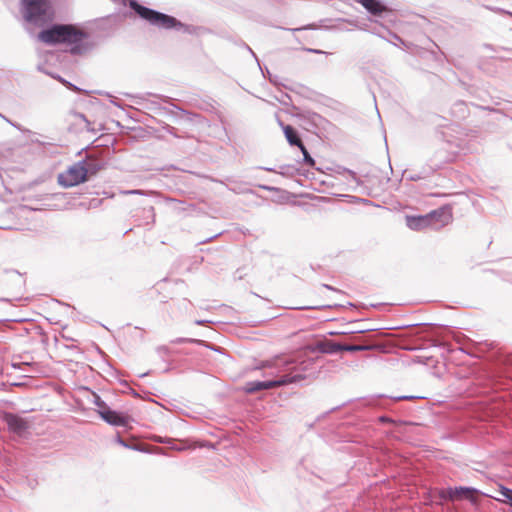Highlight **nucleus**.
<instances>
[{"instance_id":"1","label":"nucleus","mask_w":512,"mask_h":512,"mask_svg":"<svg viewBox=\"0 0 512 512\" xmlns=\"http://www.w3.org/2000/svg\"><path fill=\"white\" fill-rule=\"evenodd\" d=\"M256 370H265L269 376L266 380H253L246 384H292L306 379L305 368L302 363L286 354L276 355L268 360L260 361Z\"/></svg>"},{"instance_id":"2","label":"nucleus","mask_w":512,"mask_h":512,"mask_svg":"<svg viewBox=\"0 0 512 512\" xmlns=\"http://www.w3.org/2000/svg\"><path fill=\"white\" fill-rule=\"evenodd\" d=\"M89 34L73 24L53 23L43 28L38 39L48 45L67 44L72 55H82L92 48L87 39Z\"/></svg>"},{"instance_id":"3","label":"nucleus","mask_w":512,"mask_h":512,"mask_svg":"<svg viewBox=\"0 0 512 512\" xmlns=\"http://www.w3.org/2000/svg\"><path fill=\"white\" fill-rule=\"evenodd\" d=\"M128 5L141 19L159 29L176 30L186 34L194 32L193 26L182 23L174 16L146 7L137 0H129Z\"/></svg>"},{"instance_id":"4","label":"nucleus","mask_w":512,"mask_h":512,"mask_svg":"<svg viewBox=\"0 0 512 512\" xmlns=\"http://www.w3.org/2000/svg\"><path fill=\"white\" fill-rule=\"evenodd\" d=\"M20 13L25 22L38 27L47 25L54 16L49 0H20Z\"/></svg>"},{"instance_id":"5","label":"nucleus","mask_w":512,"mask_h":512,"mask_svg":"<svg viewBox=\"0 0 512 512\" xmlns=\"http://www.w3.org/2000/svg\"><path fill=\"white\" fill-rule=\"evenodd\" d=\"M85 161H78L71 165L65 172L57 176L58 184L64 188H71L86 182L87 171L84 169Z\"/></svg>"},{"instance_id":"6","label":"nucleus","mask_w":512,"mask_h":512,"mask_svg":"<svg viewBox=\"0 0 512 512\" xmlns=\"http://www.w3.org/2000/svg\"><path fill=\"white\" fill-rule=\"evenodd\" d=\"M353 340L356 344H343V351L358 352L370 351L376 349L378 346L375 344L376 334H369L367 336L356 335Z\"/></svg>"},{"instance_id":"7","label":"nucleus","mask_w":512,"mask_h":512,"mask_svg":"<svg viewBox=\"0 0 512 512\" xmlns=\"http://www.w3.org/2000/svg\"><path fill=\"white\" fill-rule=\"evenodd\" d=\"M2 420L7 424L9 432L18 436H22L29 428L25 419L11 412H4Z\"/></svg>"},{"instance_id":"8","label":"nucleus","mask_w":512,"mask_h":512,"mask_svg":"<svg viewBox=\"0 0 512 512\" xmlns=\"http://www.w3.org/2000/svg\"><path fill=\"white\" fill-rule=\"evenodd\" d=\"M100 417L108 424L112 426H123L126 427L129 423V417L123 415L120 412L112 410L110 407L99 411Z\"/></svg>"},{"instance_id":"9","label":"nucleus","mask_w":512,"mask_h":512,"mask_svg":"<svg viewBox=\"0 0 512 512\" xmlns=\"http://www.w3.org/2000/svg\"><path fill=\"white\" fill-rule=\"evenodd\" d=\"M426 216L428 217L430 225L440 227L448 223L451 218V208L449 206H442L427 213Z\"/></svg>"},{"instance_id":"10","label":"nucleus","mask_w":512,"mask_h":512,"mask_svg":"<svg viewBox=\"0 0 512 512\" xmlns=\"http://www.w3.org/2000/svg\"><path fill=\"white\" fill-rule=\"evenodd\" d=\"M449 488L454 501L458 499H467L472 504H476L478 502L476 495L479 494L480 491L474 487L459 486Z\"/></svg>"},{"instance_id":"11","label":"nucleus","mask_w":512,"mask_h":512,"mask_svg":"<svg viewBox=\"0 0 512 512\" xmlns=\"http://www.w3.org/2000/svg\"><path fill=\"white\" fill-rule=\"evenodd\" d=\"M81 161H85L83 166L87 171V179H89L90 176L96 175L105 165L101 158L93 154H87Z\"/></svg>"},{"instance_id":"12","label":"nucleus","mask_w":512,"mask_h":512,"mask_svg":"<svg viewBox=\"0 0 512 512\" xmlns=\"http://www.w3.org/2000/svg\"><path fill=\"white\" fill-rule=\"evenodd\" d=\"M156 353L159 358H161L167 364V366L163 369L164 372H168L179 367L177 360L172 357L171 349L167 346L157 347Z\"/></svg>"},{"instance_id":"13","label":"nucleus","mask_w":512,"mask_h":512,"mask_svg":"<svg viewBox=\"0 0 512 512\" xmlns=\"http://www.w3.org/2000/svg\"><path fill=\"white\" fill-rule=\"evenodd\" d=\"M406 225L411 230H422L428 226H431L426 214L417 216H406Z\"/></svg>"},{"instance_id":"14","label":"nucleus","mask_w":512,"mask_h":512,"mask_svg":"<svg viewBox=\"0 0 512 512\" xmlns=\"http://www.w3.org/2000/svg\"><path fill=\"white\" fill-rule=\"evenodd\" d=\"M316 349L321 353L326 354H336L338 352L343 351V343H338L331 340H325L318 342L316 345Z\"/></svg>"},{"instance_id":"15","label":"nucleus","mask_w":512,"mask_h":512,"mask_svg":"<svg viewBox=\"0 0 512 512\" xmlns=\"http://www.w3.org/2000/svg\"><path fill=\"white\" fill-rule=\"evenodd\" d=\"M280 125L282 126L287 142L291 146L299 147L301 144H303L298 131L293 126L284 125L283 123H280Z\"/></svg>"},{"instance_id":"16","label":"nucleus","mask_w":512,"mask_h":512,"mask_svg":"<svg viewBox=\"0 0 512 512\" xmlns=\"http://www.w3.org/2000/svg\"><path fill=\"white\" fill-rule=\"evenodd\" d=\"M306 125L308 126L306 129L311 131L312 128H323L326 120L317 113H309L304 119Z\"/></svg>"},{"instance_id":"17","label":"nucleus","mask_w":512,"mask_h":512,"mask_svg":"<svg viewBox=\"0 0 512 512\" xmlns=\"http://www.w3.org/2000/svg\"><path fill=\"white\" fill-rule=\"evenodd\" d=\"M372 34L382 38V39H386L385 35L383 32H387L391 37H393L394 39L398 40L399 42L401 43H404L403 39L398 36L396 33L392 32L391 30H389L388 28H386L385 26H379V27H374L373 29L369 30Z\"/></svg>"},{"instance_id":"18","label":"nucleus","mask_w":512,"mask_h":512,"mask_svg":"<svg viewBox=\"0 0 512 512\" xmlns=\"http://www.w3.org/2000/svg\"><path fill=\"white\" fill-rule=\"evenodd\" d=\"M414 363L424 364L426 366H433L436 368L437 361L432 356H416L413 358Z\"/></svg>"},{"instance_id":"19","label":"nucleus","mask_w":512,"mask_h":512,"mask_svg":"<svg viewBox=\"0 0 512 512\" xmlns=\"http://www.w3.org/2000/svg\"><path fill=\"white\" fill-rule=\"evenodd\" d=\"M303 155V163H305L308 166L314 167L315 166V160L311 157L310 153L308 152L307 148L304 144H301L298 147Z\"/></svg>"},{"instance_id":"20","label":"nucleus","mask_w":512,"mask_h":512,"mask_svg":"<svg viewBox=\"0 0 512 512\" xmlns=\"http://www.w3.org/2000/svg\"><path fill=\"white\" fill-rule=\"evenodd\" d=\"M427 396L424 395H398V396H391L390 399L394 401H411L416 399H426Z\"/></svg>"},{"instance_id":"21","label":"nucleus","mask_w":512,"mask_h":512,"mask_svg":"<svg viewBox=\"0 0 512 512\" xmlns=\"http://www.w3.org/2000/svg\"><path fill=\"white\" fill-rule=\"evenodd\" d=\"M55 79L58 80L60 83H62L66 88H68L71 91L82 92V89H80L78 86L74 85L73 83L67 81L60 75H57V77H55Z\"/></svg>"},{"instance_id":"22","label":"nucleus","mask_w":512,"mask_h":512,"mask_svg":"<svg viewBox=\"0 0 512 512\" xmlns=\"http://www.w3.org/2000/svg\"><path fill=\"white\" fill-rule=\"evenodd\" d=\"M93 400L92 402L98 407V412L109 408L105 401L101 399L99 395L95 392L92 393Z\"/></svg>"},{"instance_id":"23","label":"nucleus","mask_w":512,"mask_h":512,"mask_svg":"<svg viewBox=\"0 0 512 512\" xmlns=\"http://www.w3.org/2000/svg\"><path fill=\"white\" fill-rule=\"evenodd\" d=\"M173 344H183V343H195V344H204V340L194 339V338H176L171 341Z\"/></svg>"},{"instance_id":"24","label":"nucleus","mask_w":512,"mask_h":512,"mask_svg":"<svg viewBox=\"0 0 512 512\" xmlns=\"http://www.w3.org/2000/svg\"><path fill=\"white\" fill-rule=\"evenodd\" d=\"M456 110L460 113V115H459L460 117L464 118L467 114V106L462 101L456 102L454 104L453 113H455Z\"/></svg>"},{"instance_id":"25","label":"nucleus","mask_w":512,"mask_h":512,"mask_svg":"<svg viewBox=\"0 0 512 512\" xmlns=\"http://www.w3.org/2000/svg\"><path fill=\"white\" fill-rule=\"evenodd\" d=\"M115 441L125 448L133 449V450H137V451H143V449L140 448L139 445H137V444L130 445L124 439H122L119 435L116 436Z\"/></svg>"},{"instance_id":"26","label":"nucleus","mask_w":512,"mask_h":512,"mask_svg":"<svg viewBox=\"0 0 512 512\" xmlns=\"http://www.w3.org/2000/svg\"><path fill=\"white\" fill-rule=\"evenodd\" d=\"M438 497L442 501H454L452 494L450 493V488L447 489H439L438 490Z\"/></svg>"},{"instance_id":"27","label":"nucleus","mask_w":512,"mask_h":512,"mask_svg":"<svg viewBox=\"0 0 512 512\" xmlns=\"http://www.w3.org/2000/svg\"><path fill=\"white\" fill-rule=\"evenodd\" d=\"M273 386H244L243 390L246 394H253L263 389L272 388Z\"/></svg>"},{"instance_id":"28","label":"nucleus","mask_w":512,"mask_h":512,"mask_svg":"<svg viewBox=\"0 0 512 512\" xmlns=\"http://www.w3.org/2000/svg\"><path fill=\"white\" fill-rule=\"evenodd\" d=\"M499 493L507 500L508 503L511 502L512 499V489L507 488L505 486H500Z\"/></svg>"},{"instance_id":"29","label":"nucleus","mask_w":512,"mask_h":512,"mask_svg":"<svg viewBox=\"0 0 512 512\" xmlns=\"http://www.w3.org/2000/svg\"><path fill=\"white\" fill-rule=\"evenodd\" d=\"M294 171H297V169L292 165H283L280 166V171H278L281 175H292Z\"/></svg>"},{"instance_id":"30","label":"nucleus","mask_w":512,"mask_h":512,"mask_svg":"<svg viewBox=\"0 0 512 512\" xmlns=\"http://www.w3.org/2000/svg\"><path fill=\"white\" fill-rule=\"evenodd\" d=\"M171 106H172V108H171V109H169V108H164V110H166V111H167V113H169V114H171V115H173V116H177V113H176V111H175V110H178V111H181V112H183V113L188 114V112H187V111H185V110L181 109L180 107H178V106H177V105H175V104H171Z\"/></svg>"},{"instance_id":"31","label":"nucleus","mask_w":512,"mask_h":512,"mask_svg":"<svg viewBox=\"0 0 512 512\" xmlns=\"http://www.w3.org/2000/svg\"><path fill=\"white\" fill-rule=\"evenodd\" d=\"M79 117L86 123L87 131H91L93 133L96 132V129L92 127V123L86 118V116L82 113L79 114Z\"/></svg>"},{"instance_id":"32","label":"nucleus","mask_w":512,"mask_h":512,"mask_svg":"<svg viewBox=\"0 0 512 512\" xmlns=\"http://www.w3.org/2000/svg\"><path fill=\"white\" fill-rule=\"evenodd\" d=\"M424 178H425V175H423L422 173H415V174L407 175V179L410 181H418V180H421Z\"/></svg>"},{"instance_id":"33","label":"nucleus","mask_w":512,"mask_h":512,"mask_svg":"<svg viewBox=\"0 0 512 512\" xmlns=\"http://www.w3.org/2000/svg\"><path fill=\"white\" fill-rule=\"evenodd\" d=\"M127 387H128V389L131 391V393H132L135 397H140V398H142V399H146V397H147L148 395H150V394H151L150 392L143 391V393H144V395H145V396H142V395H140L137 391H135V390L133 389V386H132V385H129V386H127Z\"/></svg>"},{"instance_id":"34","label":"nucleus","mask_w":512,"mask_h":512,"mask_svg":"<svg viewBox=\"0 0 512 512\" xmlns=\"http://www.w3.org/2000/svg\"><path fill=\"white\" fill-rule=\"evenodd\" d=\"M345 172L351 177L352 180H354L357 184H360V180L359 178L357 177V174L356 172H354L353 170H350V169H345Z\"/></svg>"},{"instance_id":"35","label":"nucleus","mask_w":512,"mask_h":512,"mask_svg":"<svg viewBox=\"0 0 512 512\" xmlns=\"http://www.w3.org/2000/svg\"><path fill=\"white\" fill-rule=\"evenodd\" d=\"M164 129H165V131H166L167 133H169V134L173 135L174 137H178V135H177V133H176V128H175V127H173V126H170V125L166 124V125L164 126Z\"/></svg>"},{"instance_id":"36","label":"nucleus","mask_w":512,"mask_h":512,"mask_svg":"<svg viewBox=\"0 0 512 512\" xmlns=\"http://www.w3.org/2000/svg\"><path fill=\"white\" fill-rule=\"evenodd\" d=\"M202 345H203V346H205V347H207V348H209V349H211V350H214V351H216V352H220V351L222 350V348H221V347H216V346H214V345H212V344H209V343H207V342H205V341H204V344H202Z\"/></svg>"},{"instance_id":"37","label":"nucleus","mask_w":512,"mask_h":512,"mask_svg":"<svg viewBox=\"0 0 512 512\" xmlns=\"http://www.w3.org/2000/svg\"><path fill=\"white\" fill-rule=\"evenodd\" d=\"M202 345H203V346H205V347H207V348H209V349H211V350H214V351H216V352H220V351L222 350V348H221V347H216V346H214V345H212V344H209V343H207V342H205V341H204V344H202Z\"/></svg>"},{"instance_id":"38","label":"nucleus","mask_w":512,"mask_h":512,"mask_svg":"<svg viewBox=\"0 0 512 512\" xmlns=\"http://www.w3.org/2000/svg\"><path fill=\"white\" fill-rule=\"evenodd\" d=\"M259 188L266 191H278V188L269 185H259Z\"/></svg>"},{"instance_id":"39","label":"nucleus","mask_w":512,"mask_h":512,"mask_svg":"<svg viewBox=\"0 0 512 512\" xmlns=\"http://www.w3.org/2000/svg\"><path fill=\"white\" fill-rule=\"evenodd\" d=\"M370 331H373V330L372 329H361V327H358V330L351 331L350 333L359 335L364 332H370Z\"/></svg>"},{"instance_id":"40","label":"nucleus","mask_w":512,"mask_h":512,"mask_svg":"<svg viewBox=\"0 0 512 512\" xmlns=\"http://www.w3.org/2000/svg\"><path fill=\"white\" fill-rule=\"evenodd\" d=\"M213 321L212 320H196L195 321V324L196 325H207V324H212Z\"/></svg>"},{"instance_id":"41","label":"nucleus","mask_w":512,"mask_h":512,"mask_svg":"<svg viewBox=\"0 0 512 512\" xmlns=\"http://www.w3.org/2000/svg\"><path fill=\"white\" fill-rule=\"evenodd\" d=\"M307 52H310V53H315V54H327L326 52L322 51V50H319V49H312V48H307L305 49Z\"/></svg>"},{"instance_id":"42","label":"nucleus","mask_w":512,"mask_h":512,"mask_svg":"<svg viewBox=\"0 0 512 512\" xmlns=\"http://www.w3.org/2000/svg\"><path fill=\"white\" fill-rule=\"evenodd\" d=\"M405 350L407 351H416V350H419V349H422L421 347L419 346H412V345H407L404 347Z\"/></svg>"},{"instance_id":"43","label":"nucleus","mask_w":512,"mask_h":512,"mask_svg":"<svg viewBox=\"0 0 512 512\" xmlns=\"http://www.w3.org/2000/svg\"><path fill=\"white\" fill-rule=\"evenodd\" d=\"M124 194H138V195H143V191L142 190H128V191H125Z\"/></svg>"},{"instance_id":"44","label":"nucleus","mask_w":512,"mask_h":512,"mask_svg":"<svg viewBox=\"0 0 512 512\" xmlns=\"http://www.w3.org/2000/svg\"><path fill=\"white\" fill-rule=\"evenodd\" d=\"M37 70H38L39 72L44 73V74H49V71H47V70L45 69V67H44V65H43V64H39V65H37Z\"/></svg>"},{"instance_id":"45","label":"nucleus","mask_w":512,"mask_h":512,"mask_svg":"<svg viewBox=\"0 0 512 512\" xmlns=\"http://www.w3.org/2000/svg\"><path fill=\"white\" fill-rule=\"evenodd\" d=\"M322 287L325 288V289H328V290H331V291H334V292H338L340 293V290L328 285V284H322Z\"/></svg>"},{"instance_id":"46","label":"nucleus","mask_w":512,"mask_h":512,"mask_svg":"<svg viewBox=\"0 0 512 512\" xmlns=\"http://www.w3.org/2000/svg\"><path fill=\"white\" fill-rule=\"evenodd\" d=\"M379 421L382 423L392 422V420L387 416H380Z\"/></svg>"},{"instance_id":"47","label":"nucleus","mask_w":512,"mask_h":512,"mask_svg":"<svg viewBox=\"0 0 512 512\" xmlns=\"http://www.w3.org/2000/svg\"><path fill=\"white\" fill-rule=\"evenodd\" d=\"M219 235H220V234H216V235H214V236H211V237H209V238H207V239L203 240V241H202V243L210 242V241H212L214 238H216V237H217V236H219Z\"/></svg>"},{"instance_id":"48","label":"nucleus","mask_w":512,"mask_h":512,"mask_svg":"<svg viewBox=\"0 0 512 512\" xmlns=\"http://www.w3.org/2000/svg\"><path fill=\"white\" fill-rule=\"evenodd\" d=\"M0 117H2L4 120H6L9 124H11V126H14L16 128H18V126L16 124H14L13 122H11L9 119H7L5 116H3L2 114H0Z\"/></svg>"},{"instance_id":"49","label":"nucleus","mask_w":512,"mask_h":512,"mask_svg":"<svg viewBox=\"0 0 512 512\" xmlns=\"http://www.w3.org/2000/svg\"><path fill=\"white\" fill-rule=\"evenodd\" d=\"M261 169H264L268 172H276L273 168H269V167H261Z\"/></svg>"},{"instance_id":"50","label":"nucleus","mask_w":512,"mask_h":512,"mask_svg":"<svg viewBox=\"0 0 512 512\" xmlns=\"http://www.w3.org/2000/svg\"><path fill=\"white\" fill-rule=\"evenodd\" d=\"M119 384L124 385V384H130V383L125 379H120Z\"/></svg>"},{"instance_id":"51","label":"nucleus","mask_w":512,"mask_h":512,"mask_svg":"<svg viewBox=\"0 0 512 512\" xmlns=\"http://www.w3.org/2000/svg\"><path fill=\"white\" fill-rule=\"evenodd\" d=\"M149 372H146V373H141V374H138L137 377L138 378H143L144 376L148 375Z\"/></svg>"},{"instance_id":"52","label":"nucleus","mask_w":512,"mask_h":512,"mask_svg":"<svg viewBox=\"0 0 512 512\" xmlns=\"http://www.w3.org/2000/svg\"><path fill=\"white\" fill-rule=\"evenodd\" d=\"M0 301L8 303V302H10V299H8V298H0Z\"/></svg>"},{"instance_id":"53","label":"nucleus","mask_w":512,"mask_h":512,"mask_svg":"<svg viewBox=\"0 0 512 512\" xmlns=\"http://www.w3.org/2000/svg\"><path fill=\"white\" fill-rule=\"evenodd\" d=\"M48 75L55 79V77H57V75H58V74H55V73H51V72H49V74H48Z\"/></svg>"},{"instance_id":"54","label":"nucleus","mask_w":512,"mask_h":512,"mask_svg":"<svg viewBox=\"0 0 512 512\" xmlns=\"http://www.w3.org/2000/svg\"><path fill=\"white\" fill-rule=\"evenodd\" d=\"M358 28H359L360 30L368 31V30H367V28H366V25H365V26H358Z\"/></svg>"},{"instance_id":"55","label":"nucleus","mask_w":512,"mask_h":512,"mask_svg":"<svg viewBox=\"0 0 512 512\" xmlns=\"http://www.w3.org/2000/svg\"><path fill=\"white\" fill-rule=\"evenodd\" d=\"M56 387H57L58 392H61L63 390V386H61V385H58Z\"/></svg>"},{"instance_id":"56","label":"nucleus","mask_w":512,"mask_h":512,"mask_svg":"<svg viewBox=\"0 0 512 512\" xmlns=\"http://www.w3.org/2000/svg\"><path fill=\"white\" fill-rule=\"evenodd\" d=\"M247 49L249 50V52H251V54H252L253 56H255V54H254V52L252 51V49H251V48H249V47L247 46Z\"/></svg>"},{"instance_id":"57","label":"nucleus","mask_w":512,"mask_h":512,"mask_svg":"<svg viewBox=\"0 0 512 512\" xmlns=\"http://www.w3.org/2000/svg\"><path fill=\"white\" fill-rule=\"evenodd\" d=\"M11 384L16 385V384H24V383L23 382H12Z\"/></svg>"},{"instance_id":"58","label":"nucleus","mask_w":512,"mask_h":512,"mask_svg":"<svg viewBox=\"0 0 512 512\" xmlns=\"http://www.w3.org/2000/svg\"><path fill=\"white\" fill-rule=\"evenodd\" d=\"M174 449L181 451L183 448H181L180 446H177V447H174Z\"/></svg>"},{"instance_id":"59","label":"nucleus","mask_w":512,"mask_h":512,"mask_svg":"<svg viewBox=\"0 0 512 512\" xmlns=\"http://www.w3.org/2000/svg\"><path fill=\"white\" fill-rule=\"evenodd\" d=\"M79 388H83L85 390H88V387L87 386H78Z\"/></svg>"},{"instance_id":"60","label":"nucleus","mask_w":512,"mask_h":512,"mask_svg":"<svg viewBox=\"0 0 512 512\" xmlns=\"http://www.w3.org/2000/svg\"><path fill=\"white\" fill-rule=\"evenodd\" d=\"M42 384L47 385V384H51V383L49 381H44Z\"/></svg>"},{"instance_id":"61","label":"nucleus","mask_w":512,"mask_h":512,"mask_svg":"<svg viewBox=\"0 0 512 512\" xmlns=\"http://www.w3.org/2000/svg\"><path fill=\"white\" fill-rule=\"evenodd\" d=\"M164 102H169V98H168V97H165V98H164Z\"/></svg>"},{"instance_id":"62","label":"nucleus","mask_w":512,"mask_h":512,"mask_svg":"<svg viewBox=\"0 0 512 512\" xmlns=\"http://www.w3.org/2000/svg\"><path fill=\"white\" fill-rule=\"evenodd\" d=\"M509 505L512 507V498H511V502L509 503Z\"/></svg>"},{"instance_id":"63","label":"nucleus","mask_w":512,"mask_h":512,"mask_svg":"<svg viewBox=\"0 0 512 512\" xmlns=\"http://www.w3.org/2000/svg\"><path fill=\"white\" fill-rule=\"evenodd\" d=\"M1 388H6L7 386H0Z\"/></svg>"}]
</instances>
